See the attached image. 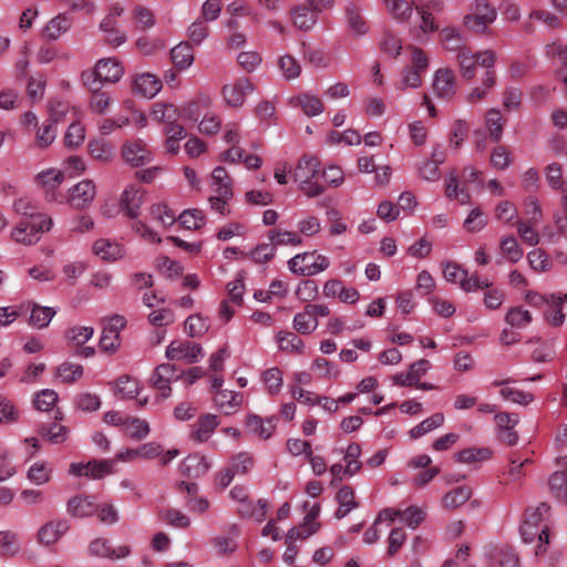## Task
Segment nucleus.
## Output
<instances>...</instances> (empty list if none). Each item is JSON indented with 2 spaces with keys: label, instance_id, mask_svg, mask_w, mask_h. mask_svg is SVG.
<instances>
[{
  "label": "nucleus",
  "instance_id": "nucleus-30",
  "mask_svg": "<svg viewBox=\"0 0 567 567\" xmlns=\"http://www.w3.org/2000/svg\"><path fill=\"white\" fill-rule=\"evenodd\" d=\"M293 107H299L309 117L323 113L324 106L319 96L311 93H301L290 100Z\"/></svg>",
  "mask_w": 567,
  "mask_h": 567
},
{
  "label": "nucleus",
  "instance_id": "nucleus-40",
  "mask_svg": "<svg viewBox=\"0 0 567 567\" xmlns=\"http://www.w3.org/2000/svg\"><path fill=\"white\" fill-rule=\"evenodd\" d=\"M53 467L45 461L34 462L27 471V478L31 484L44 485L51 481Z\"/></svg>",
  "mask_w": 567,
  "mask_h": 567
},
{
  "label": "nucleus",
  "instance_id": "nucleus-17",
  "mask_svg": "<svg viewBox=\"0 0 567 567\" xmlns=\"http://www.w3.org/2000/svg\"><path fill=\"white\" fill-rule=\"evenodd\" d=\"M27 311L30 312L28 323L35 329L47 328L58 312L53 307L41 306L33 301H24L22 302V313Z\"/></svg>",
  "mask_w": 567,
  "mask_h": 567
},
{
  "label": "nucleus",
  "instance_id": "nucleus-58",
  "mask_svg": "<svg viewBox=\"0 0 567 567\" xmlns=\"http://www.w3.org/2000/svg\"><path fill=\"white\" fill-rule=\"evenodd\" d=\"M487 555L499 567H519V559L516 553L508 547L494 548Z\"/></svg>",
  "mask_w": 567,
  "mask_h": 567
},
{
  "label": "nucleus",
  "instance_id": "nucleus-2",
  "mask_svg": "<svg viewBox=\"0 0 567 567\" xmlns=\"http://www.w3.org/2000/svg\"><path fill=\"white\" fill-rule=\"evenodd\" d=\"M321 174V163L318 157L303 155L299 158L293 172L292 178L299 184L300 190L309 198L318 197L324 188L313 179Z\"/></svg>",
  "mask_w": 567,
  "mask_h": 567
},
{
  "label": "nucleus",
  "instance_id": "nucleus-46",
  "mask_svg": "<svg viewBox=\"0 0 567 567\" xmlns=\"http://www.w3.org/2000/svg\"><path fill=\"white\" fill-rule=\"evenodd\" d=\"M339 507L336 512L337 518H343L347 516L352 509L358 507V503L354 499V491L350 486H342L336 496Z\"/></svg>",
  "mask_w": 567,
  "mask_h": 567
},
{
  "label": "nucleus",
  "instance_id": "nucleus-3",
  "mask_svg": "<svg viewBox=\"0 0 567 567\" xmlns=\"http://www.w3.org/2000/svg\"><path fill=\"white\" fill-rule=\"evenodd\" d=\"M496 61V52L489 49L472 52L465 47L460 49L456 54V63L460 74L467 81L475 78L476 66H481L485 71H495Z\"/></svg>",
  "mask_w": 567,
  "mask_h": 567
},
{
  "label": "nucleus",
  "instance_id": "nucleus-36",
  "mask_svg": "<svg viewBox=\"0 0 567 567\" xmlns=\"http://www.w3.org/2000/svg\"><path fill=\"white\" fill-rule=\"evenodd\" d=\"M496 84V72L495 71H484L481 78V84L478 86L473 87L465 96V100L471 103H477L487 97L491 90Z\"/></svg>",
  "mask_w": 567,
  "mask_h": 567
},
{
  "label": "nucleus",
  "instance_id": "nucleus-59",
  "mask_svg": "<svg viewBox=\"0 0 567 567\" xmlns=\"http://www.w3.org/2000/svg\"><path fill=\"white\" fill-rule=\"evenodd\" d=\"M122 430L125 435L135 440H142L148 435L150 425L144 420L127 416Z\"/></svg>",
  "mask_w": 567,
  "mask_h": 567
},
{
  "label": "nucleus",
  "instance_id": "nucleus-60",
  "mask_svg": "<svg viewBox=\"0 0 567 567\" xmlns=\"http://www.w3.org/2000/svg\"><path fill=\"white\" fill-rule=\"evenodd\" d=\"M471 496L472 489L468 486H460L444 495L443 505L446 508L454 509L465 504Z\"/></svg>",
  "mask_w": 567,
  "mask_h": 567
},
{
  "label": "nucleus",
  "instance_id": "nucleus-34",
  "mask_svg": "<svg viewBox=\"0 0 567 567\" xmlns=\"http://www.w3.org/2000/svg\"><path fill=\"white\" fill-rule=\"evenodd\" d=\"M84 84L92 91L89 102L90 110L97 114L105 113L112 103V97L106 92L100 91L96 80H84Z\"/></svg>",
  "mask_w": 567,
  "mask_h": 567
},
{
  "label": "nucleus",
  "instance_id": "nucleus-19",
  "mask_svg": "<svg viewBox=\"0 0 567 567\" xmlns=\"http://www.w3.org/2000/svg\"><path fill=\"white\" fill-rule=\"evenodd\" d=\"M532 518H524L520 525V535L525 543H533L537 540V547L535 550L536 556L544 554L547 549V545L549 543V534L548 529H543V527H537L532 524Z\"/></svg>",
  "mask_w": 567,
  "mask_h": 567
},
{
  "label": "nucleus",
  "instance_id": "nucleus-31",
  "mask_svg": "<svg viewBox=\"0 0 567 567\" xmlns=\"http://www.w3.org/2000/svg\"><path fill=\"white\" fill-rule=\"evenodd\" d=\"M92 250L96 257L105 261H115L124 256L121 244L105 238L94 241Z\"/></svg>",
  "mask_w": 567,
  "mask_h": 567
},
{
  "label": "nucleus",
  "instance_id": "nucleus-61",
  "mask_svg": "<svg viewBox=\"0 0 567 567\" xmlns=\"http://www.w3.org/2000/svg\"><path fill=\"white\" fill-rule=\"evenodd\" d=\"M94 329L87 326H75L66 330L65 338L71 347L85 344L93 336Z\"/></svg>",
  "mask_w": 567,
  "mask_h": 567
},
{
  "label": "nucleus",
  "instance_id": "nucleus-47",
  "mask_svg": "<svg viewBox=\"0 0 567 567\" xmlns=\"http://www.w3.org/2000/svg\"><path fill=\"white\" fill-rule=\"evenodd\" d=\"M140 390L138 381L130 375H121L114 381L115 394L120 395L122 399H133L140 393Z\"/></svg>",
  "mask_w": 567,
  "mask_h": 567
},
{
  "label": "nucleus",
  "instance_id": "nucleus-12",
  "mask_svg": "<svg viewBox=\"0 0 567 567\" xmlns=\"http://www.w3.org/2000/svg\"><path fill=\"white\" fill-rule=\"evenodd\" d=\"M64 172L55 168L42 171L35 176L37 183L45 192L47 199L54 203H64V196L55 192L64 182Z\"/></svg>",
  "mask_w": 567,
  "mask_h": 567
},
{
  "label": "nucleus",
  "instance_id": "nucleus-22",
  "mask_svg": "<svg viewBox=\"0 0 567 567\" xmlns=\"http://www.w3.org/2000/svg\"><path fill=\"white\" fill-rule=\"evenodd\" d=\"M97 504L92 496L75 495L72 496L66 503V512L75 518L91 517L95 514Z\"/></svg>",
  "mask_w": 567,
  "mask_h": 567
},
{
  "label": "nucleus",
  "instance_id": "nucleus-21",
  "mask_svg": "<svg viewBox=\"0 0 567 567\" xmlns=\"http://www.w3.org/2000/svg\"><path fill=\"white\" fill-rule=\"evenodd\" d=\"M89 553L95 557L120 559L127 557L131 549L127 545L113 548L109 539L97 537L90 543Z\"/></svg>",
  "mask_w": 567,
  "mask_h": 567
},
{
  "label": "nucleus",
  "instance_id": "nucleus-13",
  "mask_svg": "<svg viewBox=\"0 0 567 567\" xmlns=\"http://www.w3.org/2000/svg\"><path fill=\"white\" fill-rule=\"evenodd\" d=\"M121 154L123 159L134 167L143 166L153 159L152 152L142 140L125 142L122 146Z\"/></svg>",
  "mask_w": 567,
  "mask_h": 567
},
{
  "label": "nucleus",
  "instance_id": "nucleus-24",
  "mask_svg": "<svg viewBox=\"0 0 567 567\" xmlns=\"http://www.w3.org/2000/svg\"><path fill=\"white\" fill-rule=\"evenodd\" d=\"M162 86V80L152 73L137 74L133 81V91L146 99L156 96Z\"/></svg>",
  "mask_w": 567,
  "mask_h": 567
},
{
  "label": "nucleus",
  "instance_id": "nucleus-1",
  "mask_svg": "<svg viewBox=\"0 0 567 567\" xmlns=\"http://www.w3.org/2000/svg\"><path fill=\"white\" fill-rule=\"evenodd\" d=\"M406 64L404 65L400 80L394 84L399 91L419 89L422 85V76L430 66L429 54L420 47L409 44L405 47Z\"/></svg>",
  "mask_w": 567,
  "mask_h": 567
},
{
  "label": "nucleus",
  "instance_id": "nucleus-53",
  "mask_svg": "<svg viewBox=\"0 0 567 567\" xmlns=\"http://www.w3.org/2000/svg\"><path fill=\"white\" fill-rule=\"evenodd\" d=\"M548 485L555 497L567 498V462L550 475Z\"/></svg>",
  "mask_w": 567,
  "mask_h": 567
},
{
  "label": "nucleus",
  "instance_id": "nucleus-25",
  "mask_svg": "<svg viewBox=\"0 0 567 567\" xmlns=\"http://www.w3.org/2000/svg\"><path fill=\"white\" fill-rule=\"evenodd\" d=\"M218 425L219 419L217 415L212 413L203 414L193 425L190 437L199 443L206 442L210 439Z\"/></svg>",
  "mask_w": 567,
  "mask_h": 567
},
{
  "label": "nucleus",
  "instance_id": "nucleus-11",
  "mask_svg": "<svg viewBox=\"0 0 567 567\" xmlns=\"http://www.w3.org/2000/svg\"><path fill=\"white\" fill-rule=\"evenodd\" d=\"M96 196V187L93 181L83 179L69 188L64 202L72 208L81 210L87 208Z\"/></svg>",
  "mask_w": 567,
  "mask_h": 567
},
{
  "label": "nucleus",
  "instance_id": "nucleus-39",
  "mask_svg": "<svg viewBox=\"0 0 567 567\" xmlns=\"http://www.w3.org/2000/svg\"><path fill=\"white\" fill-rule=\"evenodd\" d=\"M151 116L154 121L168 126L179 118L178 109L171 103L157 102L153 105Z\"/></svg>",
  "mask_w": 567,
  "mask_h": 567
},
{
  "label": "nucleus",
  "instance_id": "nucleus-29",
  "mask_svg": "<svg viewBox=\"0 0 567 567\" xmlns=\"http://www.w3.org/2000/svg\"><path fill=\"white\" fill-rule=\"evenodd\" d=\"M445 196L449 199L457 200L461 205L471 203V194L465 186H461L458 174L451 171L445 177Z\"/></svg>",
  "mask_w": 567,
  "mask_h": 567
},
{
  "label": "nucleus",
  "instance_id": "nucleus-55",
  "mask_svg": "<svg viewBox=\"0 0 567 567\" xmlns=\"http://www.w3.org/2000/svg\"><path fill=\"white\" fill-rule=\"evenodd\" d=\"M505 121L501 112L496 109H491L485 114V125L493 141L498 142L503 135Z\"/></svg>",
  "mask_w": 567,
  "mask_h": 567
},
{
  "label": "nucleus",
  "instance_id": "nucleus-50",
  "mask_svg": "<svg viewBox=\"0 0 567 567\" xmlns=\"http://www.w3.org/2000/svg\"><path fill=\"white\" fill-rule=\"evenodd\" d=\"M346 13L348 28L354 37H362L368 33V22L365 21L361 12L353 4H350L347 8Z\"/></svg>",
  "mask_w": 567,
  "mask_h": 567
},
{
  "label": "nucleus",
  "instance_id": "nucleus-32",
  "mask_svg": "<svg viewBox=\"0 0 567 567\" xmlns=\"http://www.w3.org/2000/svg\"><path fill=\"white\" fill-rule=\"evenodd\" d=\"M318 12L308 3L296 6L291 9L292 23L299 30L309 31L317 23Z\"/></svg>",
  "mask_w": 567,
  "mask_h": 567
},
{
  "label": "nucleus",
  "instance_id": "nucleus-10",
  "mask_svg": "<svg viewBox=\"0 0 567 567\" xmlns=\"http://www.w3.org/2000/svg\"><path fill=\"white\" fill-rule=\"evenodd\" d=\"M165 355L168 360L190 364L198 362L204 357V352L202 347L195 342L174 340L167 346Z\"/></svg>",
  "mask_w": 567,
  "mask_h": 567
},
{
  "label": "nucleus",
  "instance_id": "nucleus-42",
  "mask_svg": "<svg viewBox=\"0 0 567 567\" xmlns=\"http://www.w3.org/2000/svg\"><path fill=\"white\" fill-rule=\"evenodd\" d=\"M268 239L274 245V247L278 246H300L303 243L302 237L297 231L286 230V229H271L268 233Z\"/></svg>",
  "mask_w": 567,
  "mask_h": 567
},
{
  "label": "nucleus",
  "instance_id": "nucleus-27",
  "mask_svg": "<svg viewBox=\"0 0 567 567\" xmlns=\"http://www.w3.org/2000/svg\"><path fill=\"white\" fill-rule=\"evenodd\" d=\"M567 302V293L549 295L548 303L544 311L546 322L553 327H559L565 321L563 305Z\"/></svg>",
  "mask_w": 567,
  "mask_h": 567
},
{
  "label": "nucleus",
  "instance_id": "nucleus-18",
  "mask_svg": "<svg viewBox=\"0 0 567 567\" xmlns=\"http://www.w3.org/2000/svg\"><path fill=\"white\" fill-rule=\"evenodd\" d=\"M433 91L439 99L451 100L456 94V76L449 68L439 69L433 76Z\"/></svg>",
  "mask_w": 567,
  "mask_h": 567
},
{
  "label": "nucleus",
  "instance_id": "nucleus-5",
  "mask_svg": "<svg viewBox=\"0 0 567 567\" xmlns=\"http://www.w3.org/2000/svg\"><path fill=\"white\" fill-rule=\"evenodd\" d=\"M497 12L494 7L483 0L473 3L470 11L463 17L464 27L474 33H486L489 25L496 20Z\"/></svg>",
  "mask_w": 567,
  "mask_h": 567
},
{
  "label": "nucleus",
  "instance_id": "nucleus-4",
  "mask_svg": "<svg viewBox=\"0 0 567 567\" xmlns=\"http://www.w3.org/2000/svg\"><path fill=\"white\" fill-rule=\"evenodd\" d=\"M330 267V259L317 250L297 254L288 260L289 270L298 276L311 277Z\"/></svg>",
  "mask_w": 567,
  "mask_h": 567
},
{
  "label": "nucleus",
  "instance_id": "nucleus-43",
  "mask_svg": "<svg viewBox=\"0 0 567 567\" xmlns=\"http://www.w3.org/2000/svg\"><path fill=\"white\" fill-rule=\"evenodd\" d=\"M386 12L396 21H408L413 12V3L408 0H382Z\"/></svg>",
  "mask_w": 567,
  "mask_h": 567
},
{
  "label": "nucleus",
  "instance_id": "nucleus-26",
  "mask_svg": "<svg viewBox=\"0 0 567 567\" xmlns=\"http://www.w3.org/2000/svg\"><path fill=\"white\" fill-rule=\"evenodd\" d=\"M511 379L495 380L493 381L494 386H502L499 395L502 399L512 403L526 406L534 401V395L530 392H526L509 385Z\"/></svg>",
  "mask_w": 567,
  "mask_h": 567
},
{
  "label": "nucleus",
  "instance_id": "nucleus-9",
  "mask_svg": "<svg viewBox=\"0 0 567 567\" xmlns=\"http://www.w3.org/2000/svg\"><path fill=\"white\" fill-rule=\"evenodd\" d=\"M124 74V66L116 58L100 59L92 74H83V80H96L101 82L116 83Z\"/></svg>",
  "mask_w": 567,
  "mask_h": 567
},
{
  "label": "nucleus",
  "instance_id": "nucleus-62",
  "mask_svg": "<svg viewBox=\"0 0 567 567\" xmlns=\"http://www.w3.org/2000/svg\"><path fill=\"white\" fill-rule=\"evenodd\" d=\"M311 370L317 374L318 378L327 380H336L340 374V370L337 364L321 357L316 358L312 361Z\"/></svg>",
  "mask_w": 567,
  "mask_h": 567
},
{
  "label": "nucleus",
  "instance_id": "nucleus-45",
  "mask_svg": "<svg viewBox=\"0 0 567 567\" xmlns=\"http://www.w3.org/2000/svg\"><path fill=\"white\" fill-rule=\"evenodd\" d=\"M445 416L443 413L437 412L426 417L421 423L415 425L409 431V435L412 440H416L443 425Z\"/></svg>",
  "mask_w": 567,
  "mask_h": 567
},
{
  "label": "nucleus",
  "instance_id": "nucleus-56",
  "mask_svg": "<svg viewBox=\"0 0 567 567\" xmlns=\"http://www.w3.org/2000/svg\"><path fill=\"white\" fill-rule=\"evenodd\" d=\"M532 315L528 310L523 307H511L506 311L505 322L513 328L523 329L532 322Z\"/></svg>",
  "mask_w": 567,
  "mask_h": 567
},
{
  "label": "nucleus",
  "instance_id": "nucleus-64",
  "mask_svg": "<svg viewBox=\"0 0 567 567\" xmlns=\"http://www.w3.org/2000/svg\"><path fill=\"white\" fill-rule=\"evenodd\" d=\"M55 375L63 383H73L82 378L83 368L79 363L63 362L56 368Z\"/></svg>",
  "mask_w": 567,
  "mask_h": 567
},
{
  "label": "nucleus",
  "instance_id": "nucleus-23",
  "mask_svg": "<svg viewBox=\"0 0 567 567\" xmlns=\"http://www.w3.org/2000/svg\"><path fill=\"white\" fill-rule=\"evenodd\" d=\"M276 429L272 417L262 419L257 414H248L245 420V430L247 433L261 440L271 437Z\"/></svg>",
  "mask_w": 567,
  "mask_h": 567
},
{
  "label": "nucleus",
  "instance_id": "nucleus-28",
  "mask_svg": "<svg viewBox=\"0 0 567 567\" xmlns=\"http://www.w3.org/2000/svg\"><path fill=\"white\" fill-rule=\"evenodd\" d=\"M72 27V20L64 13L50 19L41 30V35L48 41H56Z\"/></svg>",
  "mask_w": 567,
  "mask_h": 567
},
{
  "label": "nucleus",
  "instance_id": "nucleus-16",
  "mask_svg": "<svg viewBox=\"0 0 567 567\" xmlns=\"http://www.w3.org/2000/svg\"><path fill=\"white\" fill-rule=\"evenodd\" d=\"M112 472V463L106 460L90 461L87 463H71L69 474L72 476H85L99 480Z\"/></svg>",
  "mask_w": 567,
  "mask_h": 567
},
{
  "label": "nucleus",
  "instance_id": "nucleus-15",
  "mask_svg": "<svg viewBox=\"0 0 567 567\" xmlns=\"http://www.w3.org/2000/svg\"><path fill=\"white\" fill-rule=\"evenodd\" d=\"M179 374L174 365L169 363L159 364L151 377V383L158 391L161 398L166 399L171 395V383L179 379Z\"/></svg>",
  "mask_w": 567,
  "mask_h": 567
},
{
  "label": "nucleus",
  "instance_id": "nucleus-33",
  "mask_svg": "<svg viewBox=\"0 0 567 567\" xmlns=\"http://www.w3.org/2000/svg\"><path fill=\"white\" fill-rule=\"evenodd\" d=\"M210 464L205 456L198 454L188 455L179 464V471L187 477H199L208 472Z\"/></svg>",
  "mask_w": 567,
  "mask_h": 567
},
{
  "label": "nucleus",
  "instance_id": "nucleus-37",
  "mask_svg": "<svg viewBox=\"0 0 567 567\" xmlns=\"http://www.w3.org/2000/svg\"><path fill=\"white\" fill-rule=\"evenodd\" d=\"M34 132V146L40 150L48 148L56 138V124L53 120H44Z\"/></svg>",
  "mask_w": 567,
  "mask_h": 567
},
{
  "label": "nucleus",
  "instance_id": "nucleus-35",
  "mask_svg": "<svg viewBox=\"0 0 567 567\" xmlns=\"http://www.w3.org/2000/svg\"><path fill=\"white\" fill-rule=\"evenodd\" d=\"M215 406L225 414L234 413L243 402V395L235 391L219 390L213 396Z\"/></svg>",
  "mask_w": 567,
  "mask_h": 567
},
{
  "label": "nucleus",
  "instance_id": "nucleus-49",
  "mask_svg": "<svg viewBox=\"0 0 567 567\" xmlns=\"http://www.w3.org/2000/svg\"><path fill=\"white\" fill-rule=\"evenodd\" d=\"M261 381L269 395H277L284 385V372L277 367L269 368L262 372Z\"/></svg>",
  "mask_w": 567,
  "mask_h": 567
},
{
  "label": "nucleus",
  "instance_id": "nucleus-20",
  "mask_svg": "<svg viewBox=\"0 0 567 567\" xmlns=\"http://www.w3.org/2000/svg\"><path fill=\"white\" fill-rule=\"evenodd\" d=\"M144 190L135 185L127 186L120 199V206L122 210L132 219H135L140 215V209L144 203Z\"/></svg>",
  "mask_w": 567,
  "mask_h": 567
},
{
  "label": "nucleus",
  "instance_id": "nucleus-52",
  "mask_svg": "<svg viewBox=\"0 0 567 567\" xmlns=\"http://www.w3.org/2000/svg\"><path fill=\"white\" fill-rule=\"evenodd\" d=\"M440 42L449 51L463 49L464 35L457 28L445 27L440 32Z\"/></svg>",
  "mask_w": 567,
  "mask_h": 567
},
{
  "label": "nucleus",
  "instance_id": "nucleus-6",
  "mask_svg": "<svg viewBox=\"0 0 567 567\" xmlns=\"http://www.w3.org/2000/svg\"><path fill=\"white\" fill-rule=\"evenodd\" d=\"M53 225L50 217H35V220H21L11 230V238L17 244L31 246L40 240V235L49 231Z\"/></svg>",
  "mask_w": 567,
  "mask_h": 567
},
{
  "label": "nucleus",
  "instance_id": "nucleus-54",
  "mask_svg": "<svg viewBox=\"0 0 567 567\" xmlns=\"http://www.w3.org/2000/svg\"><path fill=\"white\" fill-rule=\"evenodd\" d=\"M278 347L281 351L300 354L303 351V341L293 332L280 331L277 334Z\"/></svg>",
  "mask_w": 567,
  "mask_h": 567
},
{
  "label": "nucleus",
  "instance_id": "nucleus-14",
  "mask_svg": "<svg viewBox=\"0 0 567 567\" xmlns=\"http://www.w3.org/2000/svg\"><path fill=\"white\" fill-rule=\"evenodd\" d=\"M254 91V84L249 79L241 78L236 80L234 83H229L223 86L221 94L227 103L231 107H240L246 100V96Z\"/></svg>",
  "mask_w": 567,
  "mask_h": 567
},
{
  "label": "nucleus",
  "instance_id": "nucleus-7",
  "mask_svg": "<svg viewBox=\"0 0 567 567\" xmlns=\"http://www.w3.org/2000/svg\"><path fill=\"white\" fill-rule=\"evenodd\" d=\"M426 517V508L415 505L408 506L404 509L385 508L379 513L377 523L389 522L392 523L400 518L409 528H417Z\"/></svg>",
  "mask_w": 567,
  "mask_h": 567
},
{
  "label": "nucleus",
  "instance_id": "nucleus-8",
  "mask_svg": "<svg viewBox=\"0 0 567 567\" xmlns=\"http://www.w3.org/2000/svg\"><path fill=\"white\" fill-rule=\"evenodd\" d=\"M70 522L65 518H54L41 525L37 532V543L42 547H52L70 530Z\"/></svg>",
  "mask_w": 567,
  "mask_h": 567
},
{
  "label": "nucleus",
  "instance_id": "nucleus-41",
  "mask_svg": "<svg viewBox=\"0 0 567 567\" xmlns=\"http://www.w3.org/2000/svg\"><path fill=\"white\" fill-rule=\"evenodd\" d=\"M268 512V503L265 499L254 502L250 499L243 506H237V513L241 517L251 518L258 523L262 522Z\"/></svg>",
  "mask_w": 567,
  "mask_h": 567
},
{
  "label": "nucleus",
  "instance_id": "nucleus-51",
  "mask_svg": "<svg viewBox=\"0 0 567 567\" xmlns=\"http://www.w3.org/2000/svg\"><path fill=\"white\" fill-rule=\"evenodd\" d=\"M174 65L179 70L188 69L194 62V53L192 47L182 42L174 47L171 51Z\"/></svg>",
  "mask_w": 567,
  "mask_h": 567
},
{
  "label": "nucleus",
  "instance_id": "nucleus-44",
  "mask_svg": "<svg viewBox=\"0 0 567 567\" xmlns=\"http://www.w3.org/2000/svg\"><path fill=\"white\" fill-rule=\"evenodd\" d=\"M319 326L318 319L306 306L302 311L295 315L292 320L293 329L301 334L312 333Z\"/></svg>",
  "mask_w": 567,
  "mask_h": 567
},
{
  "label": "nucleus",
  "instance_id": "nucleus-57",
  "mask_svg": "<svg viewBox=\"0 0 567 567\" xmlns=\"http://www.w3.org/2000/svg\"><path fill=\"white\" fill-rule=\"evenodd\" d=\"M89 153L90 155L101 163H109L114 157V148L113 146L104 141L99 140H92L90 141L89 145Z\"/></svg>",
  "mask_w": 567,
  "mask_h": 567
},
{
  "label": "nucleus",
  "instance_id": "nucleus-48",
  "mask_svg": "<svg viewBox=\"0 0 567 567\" xmlns=\"http://www.w3.org/2000/svg\"><path fill=\"white\" fill-rule=\"evenodd\" d=\"M212 188L216 194H225L226 197H233V184L227 171L217 166L212 173Z\"/></svg>",
  "mask_w": 567,
  "mask_h": 567
},
{
  "label": "nucleus",
  "instance_id": "nucleus-38",
  "mask_svg": "<svg viewBox=\"0 0 567 567\" xmlns=\"http://www.w3.org/2000/svg\"><path fill=\"white\" fill-rule=\"evenodd\" d=\"M529 462V458H512L507 468L503 473L501 483L507 486L511 485L514 487H519L525 477L524 466Z\"/></svg>",
  "mask_w": 567,
  "mask_h": 567
},
{
  "label": "nucleus",
  "instance_id": "nucleus-63",
  "mask_svg": "<svg viewBox=\"0 0 567 567\" xmlns=\"http://www.w3.org/2000/svg\"><path fill=\"white\" fill-rule=\"evenodd\" d=\"M488 223V218L481 207H474L470 210L463 223V227L468 233H478L483 230Z\"/></svg>",
  "mask_w": 567,
  "mask_h": 567
}]
</instances>
